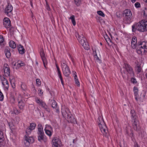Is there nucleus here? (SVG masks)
Wrapping results in <instances>:
<instances>
[{"label":"nucleus","instance_id":"obj_1","mask_svg":"<svg viewBox=\"0 0 147 147\" xmlns=\"http://www.w3.org/2000/svg\"><path fill=\"white\" fill-rule=\"evenodd\" d=\"M132 32H135L136 29L140 31L144 32L147 31V20H143L136 24L132 26Z\"/></svg>","mask_w":147,"mask_h":147},{"label":"nucleus","instance_id":"obj_2","mask_svg":"<svg viewBox=\"0 0 147 147\" xmlns=\"http://www.w3.org/2000/svg\"><path fill=\"white\" fill-rule=\"evenodd\" d=\"M137 52L139 54L143 55L147 52V42L141 40L137 43Z\"/></svg>","mask_w":147,"mask_h":147},{"label":"nucleus","instance_id":"obj_3","mask_svg":"<svg viewBox=\"0 0 147 147\" xmlns=\"http://www.w3.org/2000/svg\"><path fill=\"white\" fill-rule=\"evenodd\" d=\"M61 113L63 116L67 119L69 122L74 123L75 119L72 115L68 109H61Z\"/></svg>","mask_w":147,"mask_h":147},{"label":"nucleus","instance_id":"obj_4","mask_svg":"<svg viewBox=\"0 0 147 147\" xmlns=\"http://www.w3.org/2000/svg\"><path fill=\"white\" fill-rule=\"evenodd\" d=\"M76 36L79 42L82 45L84 48L87 50L89 49V46L85 42L86 38L84 37L83 35L80 36L78 33H76Z\"/></svg>","mask_w":147,"mask_h":147},{"label":"nucleus","instance_id":"obj_5","mask_svg":"<svg viewBox=\"0 0 147 147\" xmlns=\"http://www.w3.org/2000/svg\"><path fill=\"white\" fill-rule=\"evenodd\" d=\"M61 67L63 75L65 77H69L71 72L67 63L64 60L61 61Z\"/></svg>","mask_w":147,"mask_h":147},{"label":"nucleus","instance_id":"obj_6","mask_svg":"<svg viewBox=\"0 0 147 147\" xmlns=\"http://www.w3.org/2000/svg\"><path fill=\"white\" fill-rule=\"evenodd\" d=\"M131 117L132 118V122L134 129H137L139 126L138 122L137 120V117L136 113L134 110L131 111Z\"/></svg>","mask_w":147,"mask_h":147},{"label":"nucleus","instance_id":"obj_7","mask_svg":"<svg viewBox=\"0 0 147 147\" xmlns=\"http://www.w3.org/2000/svg\"><path fill=\"white\" fill-rule=\"evenodd\" d=\"M99 121V122L98 121V123L101 131L104 136L107 137V134L108 132V130L105 123H104V121H103L101 123L100 121Z\"/></svg>","mask_w":147,"mask_h":147},{"label":"nucleus","instance_id":"obj_8","mask_svg":"<svg viewBox=\"0 0 147 147\" xmlns=\"http://www.w3.org/2000/svg\"><path fill=\"white\" fill-rule=\"evenodd\" d=\"M38 131L37 134H38V139L39 141H41L43 140L44 138V132L43 130V128L41 124L39 123L37 126Z\"/></svg>","mask_w":147,"mask_h":147},{"label":"nucleus","instance_id":"obj_9","mask_svg":"<svg viewBox=\"0 0 147 147\" xmlns=\"http://www.w3.org/2000/svg\"><path fill=\"white\" fill-rule=\"evenodd\" d=\"M135 75L134 72L132 68L129 66V78L130 77V81L131 83L134 85H137L138 84L136 79L134 77Z\"/></svg>","mask_w":147,"mask_h":147},{"label":"nucleus","instance_id":"obj_10","mask_svg":"<svg viewBox=\"0 0 147 147\" xmlns=\"http://www.w3.org/2000/svg\"><path fill=\"white\" fill-rule=\"evenodd\" d=\"M61 142V141L58 138L56 137H53L52 142V147H58Z\"/></svg>","mask_w":147,"mask_h":147},{"label":"nucleus","instance_id":"obj_11","mask_svg":"<svg viewBox=\"0 0 147 147\" xmlns=\"http://www.w3.org/2000/svg\"><path fill=\"white\" fill-rule=\"evenodd\" d=\"M36 126L35 123H32L30 124L29 127H28L26 130V133L28 135L30 134L33 130L34 129Z\"/></svg>","mask_w":147,"mask_h":147},{"label":"nucleus","instance_id":"obj_12","mask_svg":"<svg viewBox=\"0 0 147 147\" xmlns=\"http://www.w3.org/2000/svg\"><path fill=\"white\" fill-rule=\"evenodd\" d=\"M24 143L26 145L28 146L29 145V144L33 143L34 141V139L32 137H28L27 136H25L24 138Z\"/></svg>","mask_w":147,"mask_h":147},{"label":"nucleus","instance_id":"obj_13","mask_svg":"<svg viewBox=\"0 0 147 147\" xmlns=\"http://www.w3.org/2000/svg\"><path fill=\"white\" fill-rule=\"evenodd\" d=\"M4 72L5 75L9 76L10 75V69L9 66L7 64H5L4 65Z\"/></svg>","mask_w":147,"mask_h":147},{"label":"nucleus","instance_id":"obj_14","mask_svg":"<svg viewBox=\"0 0 147 147\" xmlns=\"http://www.w3.org/2000/svg\"><path fill=\"white\" fill-rule=\"evenodd\" d=\"M3 25L5 28H9L11 26V22L9 19L7 18L4 19L3 22Z\"/></svg>","mask_w":147,"mask_h":147},{"label":"nucleus","instance_id":"obj_15","mask_svg":"<svg viewBox=\"0 0 147 147\" xmlns=\"http://www.w3.org/2000/svg\"><path fill=\"white\" fill-rule=\"evenodd\" d=\"M128 11V9H127L124 10L123 13V16L124 17V20L125 23H128L129 21Z\"/></svg>","mask_w":147,"mask_h":147},{"label":"nucleus","instance_id":"obj_16","mask_svg":"<svg viewBox=\"0 0 147 147\" xmlns=\"http://www.w3.org/2000/svg\"><path fill=\"white\" fill-rule=\"evenodd\" d=\"M13 10V7L12 6L8 3L7 4V6L6 7L5 9V13L8 15L9 13H11Z\"/></svg>","mask_w":147,"mask_h":147},{"label":"nucleus","instance_id":"obj_17","mask_svg":"<svg viewBox=\"0 0 147 147\" xmlns=\"http://www.w3.org/2000/svg\"><path fill=\"white\" fill-rule=\"evenodd\" d=\"M18 106L19 108L21 110L23 111L25 107V103L22 99H18Z\"/></svg>","mask_w":147,"mask_h":147},{"label":"nucleus","instance_id":"obj_18","mask_svg":"<svg viewBox=\"0 0 147 147\" xmlns=\"http://www.w3.org/2000/svg\"><path fill=\"white\" fill-rule=\"evenodd\" d=\"M40 54L43 61L44 67H46V65H47V61L45 57V54L43 49L40 50Z\"/></svg>","mask_w":147,"mask_h":147},{"label":"nucleus","instance_id":"obj_19","mask_svg":"<svg viewBox=\"0 0 147 147\" xmlns=\"http://www.w3.org/2000/svg\"><path fill=\"white\" fill-rule=\"evenodd\" d=\"M131 42V47L133 49H135L137 47V39L135 36L133 37Z\"/></svg>","mask_w":147,"mask_h":147},{"label":"nucleus","instance_id":"obj_20","mask_svg":"<svg viewBox=\"0 0 147 147\" xmlns=\"http://www.w3.org/2000/svg\"><path fill=\"white\" fill-rule=\"evenodd\" d=\"M52 102V107L53 108L55 109L56 112L57 113H59V108L57 107V105L56 102L54 100H51Z\"/></svg>","mask_w":147,"mask_h":147},{"label":"nucleus","instance_id":"obj_21","mask_svg":"<svg viewBox=\"0 0 147 147\" xmlns=\"http://www.w3.org/2000/svg\"><path fill=\"white\" fill-rule=\"evenodd\" d=\"M5 52L6 57L7 58H9L11 55V53L10 52V49L8 47H5Z\"/></svg>","mask_w":147,"mask_h":147},{"label":"nucleus","instance_id":"obj_22","mask_svg":"<svg viewBox=\"0 0 147 147\" xmlns=\"http://www.w3.org/2000/svg\"><path fill=\"white\" fill-rule=\"evenodd\" d=\"M2 84L4 87L7 90L8 89L9 85L7 80L4 78L2 80Z\"/></svg>","mask_w":147,"mask_h":147},{"label":"nucleus","instance_id":"obj_23","mask_svg":"<svg viewBox=\"0 0 147 147\" xmlns=\"http://www.w3.org/2000/svg\"><path fill=\"white\" fill-rule=\"evenodd\" d=\"M18 49L19 53L22 55L24 54L25 52V50L23 46L20 44L18 46Z\"/></svg>","mask_w":147,"mask_h":147},{"label":"nucleus","instance_id":"obj_24","mask_svg":"<svg viewBox=\"0 0 147 147\" xmlns=\"http://www.w3.org/2000/svg\"><path fill=\"white\" fill-rule=\"evenodd\" d=\"M8 125L11 130V132L13 133L15 129V126L12 122H9Z\"/></svg>","mask_w":147,"mask_h":147},{"label":"nucleus","instance_id":"obj_25","mask_svg":"<svg viewBox=\"0 0 147 147\" xmlns=\"http://www.w3.org/2000/svg\"><path fill=\"white\" fill-rule=\"evenodd\" d=\"M16 65H17V66L19 67L21 66H24L25 65V64L24 62L19 61L14 65V66H16Z\"/></svg>","mask_w":147,"mask_h":147},{"label":"nucleus","instance_id":"obj_26","mask_svg":"<svg viewBox=\"0 0 147 147\" xmlns=\"http://www.w3.org/2000/svg\"><path fill=\"white\" fill-rule=\"evenodd\" d=\"M130 136L132 140L134 142V147H140L137 143L136 142H135V140L134 139V138H133V133H132L130 134Z\"/></svg>","mask_w":147,"mask_h":147},{"label":"nucleus","instance_id":"obj_27","mask_svg":"<svg viewBox=\"0 0 147 147\" xmlns=\"http://www.w3.org/2000/svg\"><path fill=\"white\" fill-rule=\"evenodd\" d=\"M9 46L13 49L15 48L16 47V45L15 42L13 40H11L9 42Z\"/></svg>","mask_w":147,"mask_h":147},{"label":"nucleus","instance_id":"obj_28","mask_svg":"<svg viewBox=\"0 0 147 147\" xmlns=\"http://www.w3.org/2000/svg\"><path fill=\"white\" fill-rule=\"evenodd\" d=\"M69 19H71V22L74 26L76 25V22L75 20V16L74 15H72L69 18Z\"/></svg>","mask_w":147,"mask_h":147},{"label":"nucleus","instance_id":"obj_29","mask_svg":"<svg viewBox=\"0 0 147 147\" xmlns=\"http://www.w3.org/2000/svg\"><path fill=\"white\" fill-rule=\"evenodd\" d=\"M45 131L47 135L49 137H51V136L53 132V130L52 131L51 130H45Z\"/></svg>","mask_w":147,"mask_h":147},{"label":"nucleus","instance_id":"obj_30","mask_svg":"<svg viewBox=\"0 0 147 147\" xmlns=\"http://www.w3.org/2000/svg\"><path fill=\"white\" fill-rule=\"evenodd\" d=\"M133 91H134L135 95L136 96H137L138 94V90L137 87L134 86L133 88Z\"/></svg>","mask_w":147,"mask_h":147},{"label":"nucleus","instance_id":"obj_31","mask_svg":"<svg viewBox=\"0 0 147 147\" xmlns=\"http://www.w3.org/2000/svg\"><path fill=\"white\" fill-rule=\"evenodd\" d=\"M45 130H51L52 131L53 128L50 125L47 124L45 125Z\"/></svg>","mask_w":147,"mask_h":147},{"label":"nucleus","instance_id":"obj_32","mask_svg":"<svg viewBox=\"0 0 147 147\" xmlns=\"http://www.w3.org/2000/svg\"><path fill=\"white\" fill-rule=\"evenodd\" d=\"M75 4L77 6H79L81 3V0H74Z\"/></svg>","mask_w":147,"mask_h":147},{"label":"nucleus","instance_id":"obj_33","mask_svg":"<svg viewBox=\"0 0 147 147\" xmlns=\"http://www.w3.org/2000/svg\"><path fill=\"white\" fill-rule=\"evenodd\" d=\"M74 77V80H75V82L76 84L78 86H80V83L79 82L78 80V79H76V77H77V75H75V76Z\"/></svg>","mask_w":147,"mask_h":147},{"label":"nucleus","instance_id":"obj_34","mask_svg":"<svg viewBox=\"0 0 147 147\" xmlns=\"http://www.w3.org/2000/svg\"><path fill=\"white\" fill-rule=\"evenodd\" d=\"M4 138L3 133L1 130H0V140H2ZM1 142L0 141V143Z\"/></svg>","mask_w":147,"mask_h":147},{"label":"nucleus","instance_id":"obj_35","mask_svg":"<svg viewBox=\"0 0 147 147\" xmlns=\"http://www.w3.org/2000/svg\"><path fill=\"white\" fill-rule=\"evenodd\" d=\"M21 87L23 90H25L26 89V86L24 83H22L21 84Z\"/></svg>","mask_w":147,"mask_h":147},{"label":"nucleus","instance_id":"obj_36","mask_svg":"<svg viewBox=\"0 0 147 147\" xmlns=\"http://www.w3.org/2000/svg\"><path fill=\"white\" fill-rule=\"evenodd\" d=\"M97 13L99 15L103 17H104L105 15L101 11H97Z\"/></svg>","mask_w":147,"mask_h":147},{"label":"nucleus","instance_id":"obj_37","mask_svg":"<svg viewBox=\"0 0 147 147\" xmlns=\"http://www.w3.org/2000/svg\"><path fill=\"white\" fill-rule=\"evenodd\" d=\"M3 95L1 91H0V100L1 101H3Z\"/></svg>","mask_w":147,"mask_h":147},{"label":"nucleus","instance_id":"obj_38","mask_svg":"<svg viewBox=\"0 0 147 147\" xmlns=\"http://www.w3.org/2000/svg\"><path fill=\"white\" fill-rule=\"evenodd\" d=\"M125 71H124V73H125L126 74H128V64H127V66H126L125 65Z\"/></svg>","mask_w":147,"mask_h":147},{"label":"nucleus","instance_id":"obj_39","mask_svg":"<svg viewBox=\"0 0 147 147\" xmlns=\"http://www.w3.org/2000/svg\"><path fill=\"white\" fill-rule=\"evenodd\" d=\"M36 84L37 85L39 86L41 85V82L39 79H37L36 80Z\"/></svg>","mask_w":147,"mask_h":147},{"label":"nucleus","instance_id":"obj_40","mask_svg":"<svg viewBox=\"0 0 147 147\" xmlns=\"http://www.w3.org/2000/svg\"><path fill=\"white\" fill-rule=\"evenodd\" d=\"M42 100H41L39 98H37L36 99V102L38 104L40 105L41 103L42 102Z\"/></svg>","mask_w":147,"mask_h":147},{"label":"nucleus","instance_id":"obj_41","mask_svg":"<svg viewBox=\"0 0 147 147\" xmlns=\"http://www.w3.org/2000/svg\"><path fill=\"white\" fill-rule=\"evenodd\" d=\"M134 17V16H132V13L131 11L129 10V20H131Z\"/></svg>","mask_w":147,"mask_h":147},{"label":"nucleus","instance_id":"obj_42","mask_svg":"<svg viewBox=\"0 0 147 147\" xmlns=\"http://www.w3.org/2000/svg\"><path fill=\"white\" fill-rule=\"evenodd\" d=\"M39 105H40L43 108L45 107H46V105H47L43 101H42V102Z\"/></svg>","mask_w":147,"mask_h":147},{"label":"nucleus","instance_id":"obj_43","mask_svg":"<svg viewBox=\"0 0 147 147\" xmlns=\"http://www.w3.org/2000/svg\"><path fill=\"white\" fill-rule=\"evenodd\" d=\"M135 6L136 8H139L140 7V4L139 3L137 2L135 4Z\"/></svg>","mask_w":147,"mask_h":147},{"label":"nucleus","instance_id":"obj_44","mask_svg":"<svg viewBox=\"0 0 147 147\" xmlns=\"http://www.w3.org/2000/svg\"><path fill=\"white\" fill-rule=\"evenodd\" d=\"M144 15L146 18H147V9L145 8L144 11Z\"/></svg>","mask_w":147,"mask_h":147},{"label":"nucleus","instance_id":"obj_45","mask_svg":"<svg viewBox=\"0 0 147 147\" xmlns=\"http://www.w3.org/2000/svg\"><path fill=\"white\" fill-rule=\"evenodd\" d=\"M38 92L40 96H41L42 95L43 92H42V90L40 88H39L38 90Z\"/></svg>","mask_w":147,"mask_h":147},{"label":"nucleus","instance_id":"obj_46","mask_svg":"<svg viewBox=\"0 0 147 147\" xmlns=\"http://www.w3.org/2000/svg\"><path fill=\"white\" fill-rule=\"evenodd\" d=\"M4 41L3 38L2 36L0 35V44L2 43Z\"/></svg>","mask_w":147,"mask_h":147},{"label":"nucleus","instance_id":"obj_47","mask_svg":"<svg viewBox=\"0 0 147 147\" xmlns=\"http://www.w3.org/2000/svg\"><path fill=\"white\" fill-rule=\"evenodd\" d=\"M47 111L49 112H50V110L48 108L47 106L46 105V107H45L43 108Z\"/></svg>","mask_w":147,"mask_h":147},{"label":"nucleus","instance_id":"obj_48","mask_svg":"<svg viewBox=\"0 0 147 147\" xmlns=\"http://www.w3.org/2000/svg\"><path fill=\"white\" fill-rule=\"evenodd\" d=\"M14 113L16 114H18L19 113H21V112H20V111H18V110H17V109H15L14 110Z\"/></svg>","mask_w":147,"mask_h":147},{"label":"nucleus","instance_id":"obj_49","mask_svg":"<svg viewBox=\"0 0 147 147\" xmlns=\"http://www.w3.org/2000/svg\"><path fill=\"white\" fill-rule=\"evenodd\" d=\"M57 75H58V76L59 78L60 79V80H63L62 77V76L61 75V73H60V74H57Z\"/></svg>","mask_w":147,"mask_h":147},{"label":"nucleus","instance_id":"obj_50","mask_svg":"<svg viewBox=\"0 0 147 147\" xmlns=\"http://www.w3.org/2000/svg\"><path fill=\"white\" fill-rule=\"evenodd\" d=\"M141 67L140 66H138L137 67V71L138 72V73H140L141 71Z\"/></svg>","mask_w":147,"mask_h":147},{"label":"nucleus","instance_id":"obj_51","mask_svg":"<svg viewBox=\"0 0 147 147\" xmlns=\"http://www.w3.org/2000/svg\"><path fill=\"white\" fill-rule=\"evenodd\" d=\"M94 57L95 58V59H96V60H99V58L97 56V55L96 53L95 55H94Z\"/></svg>","mask_w":147,"mask_h":147},{"label":"nucleus","instance_id":"obj_52","mask_svg":"<svg viewBox=\"0 0 147 147\" xmlns=\"http://www.w3.org/2000/svg\"><path fill=\"white\" fill-rule=\"evenodd\" d=\"M57 74L61 73V72L60 71L59 67L58 66H57Z\"/></svg>","mask_w":147,"mask_h":147},{"label":"nucleus","instance_id":"obj_53","mask_svg":"<svg viewBox=\"0 0 147 147\" xmlns=\"http://www.w3.org/2000/svg\"><path fill=\"white\" fill-rule=\"evenodd\" d=\"M109 37L108 36V35L107 34H106L104 36V38L105 40H107V39Z\"/></svg>","mask_w":147,"mask_h":147},{"label":"nucleus","instance_id":"obj_54","mask_svg":"<svg viewBox=\"0 0 147 147\" xmlns=\"http://www.w3.org/2000/svg\"><path fill=\"white\" fill-rule=\"evenodd\" d=\"M106 40V41H107V42H108V41H110V39L109 38V37H108L107 39V40Z\"/></svg>","mask_w":147,"mask_h":147},{"label":"nucleus","instance_id":"obj_55","mask_svg":"<svg viewBox=\"0 0 147 147\" xmlns=\"http://www.w3.org/2000/svg\"><path fill=\"white\" fill-rule=\"evenodd\" d=\"M50 9V8L49 6L48 5V4H47V9L49 10Z\"/></svg>","mask_w":147,"mask_h":147},{"label":"nucleus","instance_id":"obj_56","mask_svg":"<svg viewBox=\"0 0 147 147\" xmlns=\"http://www.w3.org/2000/svg\"><path fill=\"white\" fill-rule=\"evenodd\" d=\"M61 82L62 85L63 86L64 85V83H63V80H61Z\"/></svg>","mask_w":147,"mask_h":147},{"label":"nucleus","instance_id":"obj_57","mask_svg":"<svg viewBox=\"0 0 147 147\" xmlns=\"http://www.w3.org/2000/svg\"><path fill=\"white\" fill-rule=\"evenodd\" d=\"M136 0H131V1L132 3H134L136 1Z\"/></svg>","mask_w":147,"mask_h":147},{"label":"nucleus","instance_id":"obj_58","mask_svg":"<svg viewBox=\"0 0 147 147\" xmlns=\"http://www.w3.org/2000/svg\"><path fill=\"white\" fill-rule=\"evenodd\" d=\"M30 4L31 6L32 7L33 5H32V2L31 1H30Z\"/></svg>","mask_w":147,"mask_h":147},{"label":"nucleus","instance_id":"obj_59","mask_svg":"<svg viewBox=\"0 0 147 147\" xmlns=\"http://www.w3.org/2000/svg\"><path fill=\"white\" fill-rule=\"evenodd\" d=\"M73 143H76V142L75 141V139H74L73 140Z\"/></svg>","mask_w":147,"mask_h":147},{"label":"nucleus","instance_id":"obj_60","mask_svg":"<svg viewBox=\"0 0 147 147\" xmlns=\"http://www.w3.org/2000/svg\"><path fill=\"white\" fill-rule=\"evenodd\" d=\"M12 87L13 88H15V85L14 84L13 86L12 85Z\"/></svg>","mask_w":147,"mask_h":147},{"label":"nucleus","instance_id":"obj_61","mask_svg":"<svg viewBox=\"0 0 147 147\" xmlns=\"http://www.w3.org/2000/svg\"><path fill=\"white\" fill-rule=\"evenodd\" d=\"M145 76H146V78L147 79V73L146 74Z\"/></svg>","mask_w":147,"mask_h":147},{"label":"nucleus","instance_id":"obj_62","mask_svg":"<svg viewBox=\"0 0 147 147\" xmlns=\"http://www.w3.org/2000/svg\"><path fill=\"white\" fill-rule=\"evenodd\" d=\"M144 1L146 3H147V0H144Z\"/></svg>","mask_w":147,"mask_h":147},{"label":"nucleus","instance_id":"obj_63","mask_svg":"<svg viewBox=\"0 0 147 147\" xmlns=\"http://www.w3.org/2000/svg\"><path fill=\"white\" fill-rule=\"evenodd\" d=\"M135 98V99H136V100H138L137 98L136 97Z\"/></svg>","mask_w":147,"mask_h":147},{"label":"nucleus","instance_id":"obj_64","mask_svg":"<svg viewBox=\"0 0 147 147\" xmlns=\"http://www.w3.org/2000/svg\"><path fill=\"white\" fill-rule=\"evenodd\" d=\"M56 66L57 68V66H58L57 65V64H56Z\"/></svg>","mask_w":147,"mask_h":147}]
</instances>
